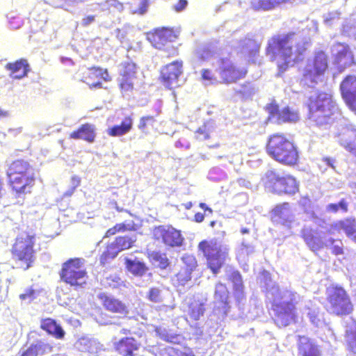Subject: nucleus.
I'll use <instances>...</instances> for the list:
<instances>
[{
	"label": "nucleus",
	"instance_id": "nucleus-1",
	"mask_svg": "<svg viewBox=\"0 0 356 356\" xmlns=\"http://www.w3.org/2000/svg\"><path fill=\"white\" fill-rule=\"evenodd\" d=\"M309 46L307 40L300 41L295 33L277 35L268 43L266 52L271 60H275L279 70L284 72L288 66L300 59V56Z\"/></svg>",
	"mask_w": 356,
	"mask_h": 356
},
{
	"label": "nucleus",
	"instance_id": "nucleus-2",
	"mask_svg": "<svg viewBox=\"0 0 356 356\" xmlns=\"http://www.w3.org/2000/svg\"><path fill=\"white\" fill-rule=\"evenodd\" d=\"M272 320L279 328L287 327L298 321L297 312V293L291 290H282L278 285L273 286Z\"/></svg>",
	"mask_w": 356,
	"mask_h": 356
},
{
	"label": "nucleus",
	"instance_id": "nucleus-3",
	"mask_svg": "<svg viewBox=\"0 0 356 356\" xmlns=\"http://www.w3.org/2000/svg\"><path fill=\"white\" fill-rule=\"evenodd\" d=\"M309 120L312 125L326 128L339 114V108L330 93L316 91L308 99Z\"/></svg>",
	"mask_w": 356,
	"mask_h": 356
},
{
	"label": "nucleus",
	"instance_id": "nucleus-4",
	"mask_svg": "<svg viewBox=\"0 0 356 356\" xmlns=\"http://www.w3.org/2000/svg\"><path fill=\"white\" fill-rule=\"evenodd\" d=\"M197 250L205 259L207 268L214 275L220 273L229 259V248L215 238L200 241Z\"/></svg>",
	"mask_w": 356,
	"mask_h": 356
},
{
	"label": "nucleus",
	"instance_id": "nucleus-5",
	"mask_svg": "<svg viewBox=\"0 0 356 356\" xmlns=\"http://www.w3.org/2000/svg\"><path fill=\"white\" fill-rule=\"evenodd\" d=\"M266 152L271 158L286 165H294L298 159L296 148L282 134H275L269 137Z\"/></svg>",
	"mask_w": 356,
	"mask_h": 356
},
{
	"label": "nucleus",
	"instance_id": "nucleus-6",
	"mask_svg": "<svg viewBox=\"0 0 356 356\" xmlns=\"http://www.w3.org/2000/svg\"><path fill=\"white\" fill-rule=\"evenodd\" d=\"M326 310L330 314L343 316L350 315L354 309L348 291L341 286L332 284L326 289Z\"/></svg>",
	"mask_w": 356,
	"mask_h": 356
},
{
	"label": "nucleus",
	"instance_id": "nucleus-7",
	"mask_svg": "<svg viewBox=\"0 0 356 356\" xmlns=\"http://www.w3.org/2000/svg\"><path fill=\"white\" fill-rule=\"evenodd\" d=\"M34 245L35 237L28 234L16 238L11 249V254L17 268L26 270L33 266L35 261Z\"/></svg>",
	"mask_w": 356,
	"mask_h": 356
},
{
	"label": "nucleus",
	"instance_id": "nucleus-8",
	"mask_svg": "<svg viewBox=\"0 0 356 356\" xmlns=\"http://www.w3.org/2000/svg\"><path fill=\"white\" fill-rule=\"evenodd\" d=\"M60 280L74 288L83 287L87 282L88 273L81 258H71L62 264L59 272Z\"/></svg>",
	"mask_w": 356,
	"mask_h": 356
},
{
	"label": "nucleus",
	"instance_id": "nucleus-9",
	"mask_svg": "<svg viewBox=\"0 0 356 356\" xmlns=\"http://www.w3.org/2000/svg\"><path fill=\"white\" fill-rule=\"evenodd\" d=\"M327 67V58L325 52L316 53L314 59L309 60L304 69L303 77L305 81L316 83Z\"/></svg>",
	"mask_w": 356,
	"mask_h": 356
},
{
	"label": "nucleus",
	"instance_id": "nucleus-10",
	"mask_svg": "<svg viewBox=\"0 0 356 356\" xmlns=\"http://www.w3.org/2000/svg\"><path fill=\"white\" fill-rule=\"evenodd\" d=\"M152 238L168 247L181 246L184 241L181 232L171 225H159L152 231Z\"/></svg>",
	"mask_w": 356,
	"mask_h": 356
},
{
	"label": "nucleus",
	"instance_id": "nucleus-11",
	"mask_svg": "<svg viewBox=\"0 0 356 356\" xmlns=\"http://www.w3.org/2000/svg\"><path fill=\"white\" fill-rule=\"evenodd\" d=\"M331 54L334 63L340 71L356 64V51L351 50L345 43L336 42L331 47Z\"/></svg>",
	"mask_w": 356,
	"mask_h": 356
},
{
	"label": "nucleus",
	"instance_id": "nucleus-12",
	"mask_svg": "<svg viewBox=\"0 0 356 356\" xmlns=\"http://www.w3.org/2000/svg\"><path fill=\"white\" fill-rule=\"evenodd\" d=\"M266 108L269 113V120L278 124L296 122L299 119L298 113L289 106L280 110L277 105L270 104Z\"/></svg>",
	"mask_w": 356,
	"mask_h": 356
},
{
	"label": "nucleus",
	"instance_id": "nucleus-13",
	"mask_svg": "<svg viewBox=\"0 0 356 356\" xmlns=\"http://www.w3.org/2000/svg\"><path fill=\"white\" fill-rule=\"evenodd\" d=\"M181 73V62L175 61L165 66L161 72L165 86L170 89L179 86L180 85L179 77Z\"/></svg>",
	"mask_w": 356,
	"mask_h": 356
},
{
	"label": "nucleus",
	"instance_id": "nucleus-14",
	"mask_svg": "<svg viewBox=\"0 0 356 356\" xmlns=\"http://www.w3.org/2000/svg\"><path fill=\"white\" fill-rule=\"evenodd\" d=\"M220 66L218 70L221 79L224 82L232 83L243 78L247 70L244 68H236L228 59H220Z\"/></svg>",
	"mask_w": 356,
	"mask_h": 356
},
{
	"label": "nucleus",
	"instance_id": "nucleus-15",
	"mask_svg": "<svg viewBox=\"0 0 356 356\" xmlns=\"http://www.w3.org/2000/svg\"><path fill=\"white\" fill-rule=\"evenodd\" d=\"M340 90L346 104L356 114V76H347L340 85Z\"/></svg>",
	"mask_w": 356,
	"mask_h": 356
},
{
	"label": "nucleus",
	"instance_id": "nucleus-16",
	"mask_svg": "<svg viewBox=\"0 0 356 356\" xmlns=\"http://www.w3.org/2000/svg\"><path fill=\"white\" fill-rule=\"evenodd\" d=\"M140 343L132 337L121 338L113 343L114 350L120 356H137Z\"/></svg>",
	"mask_w": 356,
	"mask_h": 356
},
{
	"label": "nucleus",
	"instance_id": "nucleus-17",
	"mask_svg": "<svg viewBox=\"0 0 356 356\" xmlns=\"http://www.w3.org/2000/svg\"><path fill=\"white\" fill-rule=\"evenodd\" d=\"M27 161L17 160L11 163L7 170L8 177L16 176L15 178H35L38 175Z\"/></svg>",
	"mask_w": 356,
	"mask_h": 356
},
{
	"label": "nucleus",
	"instance_id": "nucleus-18",
	"mask_svg": "<svg viewBox=\"0 0 356 356\" xmlns=\"http://www.w3.org/2000/svg\"><path fill=\"white\" fill-rule=\"evenodd\" d=\"M175 38L172 30L168 28L156 29L154 33L147 35L148 40L158 49H162L167 43L173 41Z\"/></svg>",
	"mask_w": 356,
	"mask_h": 356
},
{
	"label": "nucleus",
	"instance_id": "nucleus-19",
	"mask_svg": "<svg viewBox=\"0 0 356 356\" xmlns=\"http://www.w3.org/2000/svg\"><path fill=\"white\" fill-rule=\"evenodd\" d=\"M98 298L102 301V304L106 310L123 316L129 314L127 307L121 300L108 296L104 293L99 294Z\"/></svg>",
	"mask_w": 356,
	"mask_h": 356
},
{
	"label": "nucleus",
	"instance_id": "nucleus-20",
	"mask_svg": "<svg viewBox=\"0 0 356 356\" xmlns=\"http://www.w3.org/2000/svg\"><path fill=\"white\" fill-rule=\"evenodd\" d=\"M301 237L312 251H318L325 245L319 233L312 228H303L301 231Z\"/></svg>",
	"mask_w": 356,
	"mask_h": 356
},
{
	"label": "nucleus",
	"instance_id": "nucleus-21",
	"mask_svg": "<svg viewBox=\"0 0 356 356\" xmlns=\"http://www.w3.org/2000/svg\"><path fill=\"white\" fill-rule=\"evenodd\" d=\"M229 291L225 284L218 283L216 285V290L214 293V298L219 306L217 309L219 312L227 314L229 311Z\"/></svg>",
	"mask_w": 356,
	"mask_h": 356
},
{
	"label": "nucleus",
	"instance_id": "nucleus-22",
	"mask_svg": "<svg viewBox=\"0 0 356 356\" xmlns=\"http://www.w3.org/2000/svg\"><path fill=\"white\" fill-rule=\"evenodd\" d=\"M40 328L49 335L56 339H63L65 337V332L56 320L51 318H43L40 321Z\"/></svg>",
	"mask_w": 356,
	"mask_h": 356
},
{
	"label": "nucleus",
	"instance_id": "nucleus-23",
	"mask_svg": "<svg viewBox=\"0 0 356 356\" xmlns=\"http://www.w3.org/2000/svg\"><path fill=\"white\" fill-rule=\"evenodd\" d=\"M332 229L336 231L343 230L346 236L356 243V220L347 218L338 220L332 225Z\"/></svg>",
	"mask_w": 356,
	"mask_h": 356
},
{
	"label": "nucleus",
	"instance_id": "nucleus-24",
	"mask_svg": "<svg viewBox=\"0 0 356 356\" xmlns=\"http://www.w3.org/2000/svg\"><path fill=\"white\" fill-rule=\"evenodd\" d=\"M6 68L10 72V76L16 79H20L26 76L29 70L27 61L24 59L13 63H8Z\"/></svg>",
	"mask_w": 356,
	"mask_h": 356
},
{
	"label": "nucleus",
	"instance_id": "nucleus-25",
	"mask_svg": "<svg viewBox=\"0 0 356 356\" xmlns=\"http://www.w3.org/2000/svg\"><path fill=\"white\" fill-rule=\"evenodd\" d=\"M95 126L90 124H83L76 131L71 133L70 138L73 139H81L92 143L95 138Z\"/></svg>",
	"mask_w": 356,
	"mask_h": 356
},
{
	"label": "nucleus",
	"instance_id": "nucleus-26",
	"mask_svg": "<svg viewBox=\"0 0 356 356\" xmlns=\"http://www.w3.org/2000/svg\"><path fill=\"white\" fill-rule=\"evenodd\" d=\"M340 144L348 152L356 156V129H348L340 138Z\"/></svg>",
	"mask_w": 356,
	"mask_h": 356
},
{
	"label": "nucleus",
	"instance_id": "nucleus-27",
	"mask_svg": "<svg viewBox=\"0 0 356 356\" xmlns=\"http://www.w3.org/2000/svg\"><path fill=\"white\" fill-rule=\"evenodd\" d=\"M274 186L279 193L294 194L298 191L296 179H275Z\"/></svg>",
	"mask_w": 356,
	"mask_h": 356
},
{
	"label": "nucleus",
	"instance_id": "nucleus-28",
	"mask_svg": "<svg viewBox=\"0 0 356 356\" xmlns=\"http://www.w3.org/2000/svg\"><path fill=\"white\" fill-rule=\"evenodd\" d=\"M298 351L302 356H321L318 346L307 338L298 344Z\"/></svg>",
	"mask_w": 356,
	"mask_h": 356
},
{
	"label": "nucleus",
	"instance_id": "nucleus-29",
	"mask_svg": "<svg viewBox=\"0 0 356 356\" xmlns=\"http://www.w3.org/2000/svg\"><path fill=\"white\" fill-rule=\"evenodd\" d=\"M124 263L127 270L135 276L142 277L148 270V267L142 261L127 258Z\"/></svg>",
	"mask_w": 356,
	"mask_h": 356
},
{
	"label": "nucleus",
	"instance_id": "nucleus-30",
	"mask_svg": "<svg viewBox=\"0 0 356 356\" xmlns=\"http://www.w3.org/2000/svg\"><path fill=\"white\" fill-rule=\"evenodd\" d=\"M9 185L17 196L30 193L32 184L24 179H10Z\"/></svg>",
	"mask_w": 356,
	"mask_h": 356
},
{
	"label": "nucleus",
	"instance_id": "nucleus-31",
	"mask_svg": "<svg viewBox=\"0 0 356 356\" xmlns=\"http://www.w3.org/2000/svg\"><path fill=\"white\" fill-rule=\"evenodd\" d=\"M204 305L199 300H193L188 306V315L194 321H198L204 314Z\"/></svg>",
	"mask_w": 356,
	"mask_h": 356
},
{
	"label": "nucleus",
	"instance_id": "nucleus-32",
	"mask_svg": "<svg viewBox=\"0 0 356 356\" xmlns=\"http://www.w3.org/2000/svg\"><path fill=\"white\" fill-rule=\"evenodd\" d=\"M133 120L130 117H127L120 125H115L110 128L108 133L112 136H120L128 133L132 128Z\"/></svg>",
	"mask_w": 356,
	"mask_h": 356
},
{
	"label": "nucleus",
	"instance_id": "nucleus-33",
	"mask_svg": "<svg viewBox=\"0 0 356 356\" xmlns=\"http://www.w3.org/2000/svg\"><path fill=\"white\" fill-rule=\"evenodd\" d=\"M89 78H97L96 82L90 83L87 81H83L86 82L90 88H101L102 82L101 80L107 81L108 80V74L107 70H103L102 69H92L89 72Z\"/></svg>",
	"mask_w": 356,
	"mask_h": 356
},
{
	"label": "nucleus",
	"instance_id": "nucleus-34",
	"mask_svg": "<svg viewBox=\"0 0 356 356\" xmlns=\"http://www.w3.org/2000/svg\"><path fill=\"white\" fill-rule=\"evenodd\" d=\"M135 229V224L134 222H123L120 223H117L114 226L106 230V232L104 234V238H110L118 233L125 232L127 231H133Z\"/></svg>",
	"mask_w": 356,
	"mask_h": 356
},
{
	"label": "nucleus",
	"instance_id": "nucleus-35",
	"mask_svg": "<svg viewBox=\"0 0 356 356\" xmlns=\"http://www.w3.org/2000/svg\"><path fill=\"white\" fill-rule=\"evenodd\" d=\"M136 241L135 238H133L129 236H118L111 243L118 252L130 249L134 246Z\"/></svg>",
	"mask_w": 356,
	"mask_h": 356
},
{
	"label": "nucleus",
	"instance_id": "nucleus-36",
	"mask_svg": "<svg viewBox=\"0 0 356 356\" xmlns=\"http://www.w3.org/2000/svg\"><path fill=\"white\" fill-rule=\"evenodd\" d=\"M216 124L213 120H209L201 126L195 132V137L200 140H204L210 137V134L215 130Z\"/></svg>",
	"mask_w": 356,
	"mask_h": 356
},
{
	"label": "nucleus",
	"instance_id": "nucleus-37",
	"mask_svg": "<svg viewBox=\"0 0 356 356\" xmlns=\"http://www.w3.org/2000/svg\"><path fill=\"white\" fill-rule=\"evenodd\" d=\"M191 278L192 273L187 271V270L180 268L172 278V282L173 285L176 287L184 286L191 280Z\"/></svg>",
	"mask_w": 356,
	"mask_h": 356
},
{
	"label": "nucleus",
	"instance_id": "nucleus-38",
	"mask_svg": "<svg viewBox=\"0 0 356 356\" xmlns=\"http://www.w3.org/2000/svg\"><path fill=\"white\" fill-rule=\"evenodd\" d=\"M120 71L122 78L133 79L136 74V65L131 61H124L121 64Z\"/></svg>",
	"mask_w": 356,
	"mask_h": 356
},
{
	"label": "nucleus",
	"instance_id": "nucleus-39",
	"mask_svg": "<svg viewBox=\"0 0 356 356\" xmlns=\"http://www.w3.org/2000/svg\"><path fill=\"white\" fill-rule=\"evenodd\" d=\"M119 252L111 243L106 247L105 250L99 257V262L102 266H105L111 260L113 259Z\"/></svg>",
	"mask_w": 356,
	"mask_h": 356
},
{
	"label": "nucleus",
	"instance_id": "nucleus-40",
	"mask_svg": "<svg viewBox=\"0 0 356 356\" xmlns=\"http://www.w3.org/2000/svg\"><path fill=\"white\" fill-rule=\"evenodd\" d=\"M345 338L347 350L353 354H356V328L347 330Z\"/></svg>",
	"mask_w": 356,
	"mask_h": 356
},
{
	"label": "nucleus",
	"instance_id": "nucleus-41",
	"mask_svg": "<svg viewBox=\"0 0 356 356\" xmlns=\"http://www.w3.org/2000/svg\"><path fill=\"white\" fill-rule=\"evenodd\" d=\"M259 46L255 40L246 38L241 41L239 48L243 54H249L254 55L257 51Z\"/></svg>",
	"mask_w": 356,
	"mask_h": 356
},
{
	"label": "nucleus",
	"instance_id": "nucleus-42",
	"mask_svg": "<svg viewBox=\"0 0 356 356\" xmlns=\"http://www.w3.org/2000/svg\"><path fill=\"white\" fill-rule=\"evenodd\" d=\"M181 261L184 264V266H181V268L187 270V271L190 273H193L196 270L197 267V261L194 255L185 254L181 257Z\"/></svg>",
	"mask_w": 356,
	"mask_h": 356
},
{
	"label": "nucleus",
	"instance_id": "nucleus-43",
	"mask_svg": "<svg viewBox=\"0 0 356 356\" xmlns=\"http://www.w3.org/2000/svg\"><path fill=\"white\" fill-rule=\"evenodd\" d=\"M289 208V204L288 202H284L276 205L271 211L273 218L280 219L284 218L285 211H288Z\"/></svg>",
	"mask_w": 356,
	"mask_h": 356
},
{
	"label": "nucleus",
	"instance_id": "nucleus-44",
	"mask_svg": "<svg viewBox=\"0 0 356 356\" xmlns=\"http://www.w3.org/2000/svg\"><path fill=\"white\" fill-rule=\"evenodd\" d=\"M237 92L241 94L243 98L248 99L256 93L257 89L252 83H248L241 86Z\"/></svg>",
	"mask_w": 356,
	"mask_h": 356
},
{
	"label": "nucleus",
	"instance_id": "nucleus-45",
	"mask_svg": "<svg viewBox=\"0 0 356 356\" xmlns=\"http://www.w3.org/2000/svg\"><path fill=\"white\" fill-rule=\"evenodd\" d=\"M152 259L158 263V266L161 269H165L170 265L169 259L165 254L154 252L152 253Z\"/></svg>",
	"mask_w": 356,
	"mask_h": 356
},
{
	"label": "nucleus",
	"instance_id": "nucleus-46",
	"mask_svg": "<svg viewBox=\"0 0 356 356\" xmlns=\"http://www.w3.org/2000/svg\"><path fill=\"white\" fill-rule=\"evenodd\" d=\"M320 168H324L325 171L337 172V161L332 158H324L320 165Z\"/></svg>",
	"mask_w": 356,
	"mask_h": 356
},
{
	"label": "nucleus",
	"instance_id": "nucleus-47",
	"mask_svg": "<svg viewBox=\"0 0 356 356\" xmlns=\"http://www.w3.org/2000/svg\"><path fill=\"white\" fill-rule=\"evenodd\" d=\"M211 56V52L205 47H201L197 49L195 55V59L198 61H205Z\"/></svg>",
	"mask_w": 356,
	"mask_h": 356
},
{
	"label": "nucleus",
	"instance_id": "nucleus-48",
	"mask_svg": "<svg viewBox=\"0 0 356 356\" xmlns=\"http://www.w3.org/2000/svg\"><path fill=\"white\" fill-rule=\"evenodd\" d=\"M147 298L153 302H159L161 301V290L157 287H152L147 293Z\"/></svg>",
	"mask_w": 356,
	"mask_h": 356
},
{
	"label": "nucleus",
	"instance_id": "nucleus-49",
	"mask_svg": "<svg viewBox=\"0 0 356 356\" xmlns=\"http://www.w3.org/2000/svg\"><path fill=\"white\" fill-rule=\"evenodd\" d=\"M229 280L235 285L236 289H242V277L238 270L233 271L229 275Z\"/></svg>",
	"mask_w": 356,
	"mask_h": 356
},
{
	"label": "nucleus",
	"instance_id": "nucleus-50",
	"mask_svg": "<svg viewBox=\"0 0 356 356\" xmlns=\"http://www.w3.org/2000/svg\"><path fill=\"white\" fill-rule=\"evenodd\" d=\"M17 356H38V347L35 344H31L27 349L19 352Z\"/></svg>",
	"mask_w": 356,
	"mask_h": 356
},
{
	"label": "nucleus",
	"instance_id": "nucleus-51",
	"mask_svg": "<svg viewBox=\"0 0 356 356\" xmlns=\"http://www.w3.org/2000/svg\"><path fill=\"white\" fill-rule=\"evenodd\" d=\"M259 7L263 10H270L276 6L275 0H258Z\"/></svg>",
	"mask_w": 356,
	"mask_h": 356
},
{
	"label": "nucleus",
	"instance_id": "nucleus-52",
	"mask_svg": "<svg viewBox=\"0 0 356 356\" xmlns=\"http://www.w3.org/2000/svg\"><path fill=\"white\" fill-rule=\"evenodd\" d=\"M35 297V290L31 286L27 289L24 293L19 295V299L22 300H33Z\"/></svg>",
	"mask_w": 356,
	"mask_h": 356
},
{
	"label": "nucleus",
	"instance_id": "nucleus-53",
	"mask_svg": "<svg viewBox=\"0 0 356 356\" xmlns=\"http://www.w3.org/2000/svg\"><path fill=\"white\" fill-rule=\"evenodd\" d=\"M340 13L338 11H333L324 16V22L326 24L330 25L333 21L339 19Z\"/></svg>",
	"mask_w": 356,
	"mask_h": 356
},
{
	"label": "nucleus",
	"instance_id": "nucleus-54",
	"mask_svg": "<svg viewBox=\"0 0 356 356\" xmlns=\"http://www.w3.org/2000/svg\"><path fill=\"white\" fill-rule=\"evenodd\" d=\"M154 121V117L151 115L142 117L140 120L138 127L140 130H145L148 123L153 122Z\"/></svg>",
	"mask_w": 356,
	"mask_h": 356
},
{
	"label": "nucleus",
	"instance_id": "nucleus-55",
	"mask_svg": "<svg viewBox=\"0 0 356 356\" xmlns=\"http://www.w3.org/2000/svg\"><path fill=\"white\" fill-rule=\"evenodd\" d=\"M202 78L203 80L207 81L211 83L216 81V79L213 74L212 72L206 69H203L202 70Z\"/></svg>",
	"mask_w": 356,
	"mask_h": 356
},
{
	"label": "nucleus",
	"instance_id": "nucleus-56",
	"mask_svg": "<svg viewBox=\"0 0 356 356\" xmlns=\"http://www.w3.org/2000/svg\"><path fill=\"white\" fill-rule=\"evenodd\" d=\"M120 81V86L122 90L128 91L133 88L132 79H126L122 77Z\"/></svg>",
	"mask_w": 356,
	"mask_h": 356
},
{
	"label": "nucleus",
	"instance_id": "nucleus-57",
	"mask_svg": "<svg viewBox=\"0 0 356 356\" xmlns=\"http://www.w3.org/2000/svg\"><path fill=\"white\" fill-rule=\"evenodd\" d=\"M188 1L186 0H179V1L174 5V9L177 12L183 10L187 6Z\"/></svg>",
	"mask_w": 356,
	"mask_h": 356
},
{
	"label": "nucleus",
	"instance_id": "nucleus-58",
	"mask_svg": "<svg viewBox=\"0 0 356 356\" xmlns=\"http://www.w3.org/2000/svg\"><path fill=\"white\" fill-rule=\"evenodd\" d=\"M95 15H88L86 17L83 18L81 21V24L84 26H87L95 22Z\"/></svg>",
	"mask_w": 356,
	"mask_h": 356
},
{
	"label": "nucleus",
	"instance_id": "nucleus-59",
	"mask_svg": "<svg viewBox=\"0 0 356 356\" xmlns=\"http://www.w3.org/2000/svg\"><path fill=\"white\" fill-rule=\"evenodd\" d=\"M22 127H19L17 128H10L8 130V133L10 134L12 136L15 137L19 134H21L22 132Z\"/></svg>",
	"mask_w": 356,
	"mask_h": 356
},
{
	"label": "nucleus",
	"instance_id": "nucleus-60",
	"mask_svg": "<svg viewBox=\"0 0 356 356\" xmlns=\"http://www.w3.org/2000/svg\"><path fill=\"white\" fill-rule=\"evenodd\" d=\"M209 175L211 176H214V175L220 176V177L225 176V172L221 169H220L218 168H215L211 169L209 172Z\"/></svg>",
	"mask_w": 356,
	"mask_h": 356
},
{
	"label": "nucleus",
	"instance_id": "nucleus-61",
	"mask_svg": "<svg viewBox=\"0 0 356 356\" xmlns=\"http://www.w3.org/2000/svg\"><path fill=\"white\" fill-rule=\"evenodd\" d=\"M266 178H284V177H281L277 172L274 170H270L266 172Z\"/></svg>",
	"mask_w": 356,
	"mask_h": 356
},
{
	"label": "nucleus",
	"instance_id": "nucleus-62",
	"mask_svg": "<svg viewBox=\"0 0 356 356\" xmlns=\"http://www.w3.org/2000/svg\"><path fill=\"white\" fill-rule=\"evenodd\" d=\"M339 208L341 209V210L343 212H347L348 211V204L346 202L345 199H341L339 202L338 203Z\"/></svg>",
	"mask_w": 356,
	"mask_h": 356
},
{
	"label": "nucleus",
	"instance_id": "nucleus-63",
	"mask_svg": "<svg viewBox=\"0 0 356 356\" xmlns=\"http://www.w3.org/2000/svg\"><path fill=\"white\" fill-rule=\"evenodd\" d=\"M332 253L334 255H340L343 254V249L341 246L334 245L332 248Z\"/></svg>",
	"mask_w": 356,
	"mask_h": 356
},
{
	"label": "nucleus",
	"instance_id": "nucleus-64",
	"mask_svg": "<svg viewBox=\"0 0 356 356\" xmlns=\"http://www.w3.org/2000/svg\"><path fill=\"white\" fill-rule=\"evenodd\" d=\"M326 209H327V211L332 212V213H337L339 210L338 204H335V203L329 204L327 206Z\"/></svg>",
	"mask_w": 356,
	"mask_h": 356
}]
</instances>
